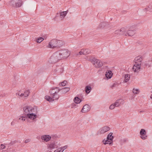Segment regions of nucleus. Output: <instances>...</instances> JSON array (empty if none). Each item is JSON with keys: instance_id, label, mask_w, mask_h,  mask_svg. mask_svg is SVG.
<instances>
[{"instance_id": "f8f14e48", "label": "nucleus", "mask_w": 152, "mask_h": 152, "mask_svg": "<svg viewBox=\"0 0 152 152\" xmlns=\"http://www.w3.org/2000/svg\"><path fill=\"white\" fill-rule=\"evenodd\" d=\"M125 29L124 28H121L120 29L116 30L115 33L117 34L124 35L125 36Z\"/></svg>"}, {"instance_id": "de8ad7c7", "label": "nucleus", "mask_w": 152, "mask_h": 152, "mask_svg": "<svg viewBox=\"0 0 152 152\" xmlns=\"http://www.w3.org/2000/svg\"><path fill=\"white\" fill-rule=\"evenodd\" d=\"M11 144H13V142H11Z\"/></svg>"}, {"instance_id": "4468645a", "label": "nucleus", "mask_w": 152, "mask_h": 152, "mask_svg": "<svg viewBox=\"0 0 152 152\" xmlns=\"http://www.w3.org/2000/svg\"><path fill=\"white\" fill-rule=\"evenodd\" d=\"M58 88V87H56L55 88H52L50 90L49 92L50 94V96H52L53 94L56 93H58L60 91V88Z\"/></svg>"}, {"instance_id": "f03ea898", "label": "nucleus", "mask_w": 152, "mask_h": 152, "mask_svg": "<svg viewBox=\"0 0 152 152\" xmlns=\"http://www.w3.org/2000/svg\"><path fill=\"white\" fill-rule=\"evenodd\" d=\"M64 44L63 42L61 40L53 39L49 42L48 47L53 48L56 47L59 48L61 47Z\"/></svg>"}, {"instance_id": "2f4dec72", "label": "nucleus", "mask_w": 152, "mask_h": 152, "mask_svg": "<svg viewBox=\"0 0 152 152\" xmlns=\"http://www.w3.org/2000/svg\"><path fill=\"white\" fill-rule=\"evenodd\" d=\"M83 51L84 54V55H86L87 54H89L91 53V50H90L88 49H83Z\"/></svg>"}, {"instance_id": "ea45409f", "label": "nucleus", "mask_w": 152, "mask_h": 152, "mask_svg": "<svg viewBox=\"0 0 152 152\" xmlns=\"http://www.w3.org/2000/svg\"><path fill=\"white\" fill-rule=\"evenodd\" d=\"M30 141V140L28 139H26L25 141V143H27L28 142H29Z\"/></svg>"}, {"instance_id": "0eeeda50", "label": "nucleus", "mask_w": 152, "mask_h": 152, "mask_svg": "<svg viewBox=\"0 0 152 152\" xmlns=\"http://www.w3.org/2000/svg\"><path fill=\"white\" fill-rule=\"evenodd\" d=\"M91 62L95 67L97 68L101 67L103 64V63L102 61L95 58H93L91 60Z\"/></svg>"}, {"instance_id": "7ed1b4c3", "label": "nucleus", "mask_w": 152, "mask_h": 152, "mask_svg": "<svg viewBox=\"0 0 152 152\" xmlns=\"http://www.w3.org/2000/svg\"><path fill=\"white\" fill-rule=\"evenodd\" d=\"M24 112L27 115L32 113H37V108L36 107H33L31 106L27 105L23 108Z\"/></svg>"}, {"instance_id": "c756f323", "label": "nucleus", "mask_w": 152, "mask_h": 152, "mask_svg": "<svg viewBox=\"0 0 152 152\" xmlns=\"http://www.w3.org/2000/svg\"><path fill=\"white\" fill-rule=\"evenodd\" d=\"M58 93H56L53 94L51 96L53 99H58L59 98V96L57 94Z\"/></svg>"}, {"instance_id": "a19ab883", "label": "nucleus", "mask_w": 152, "mask_h": 152, "mask_svg": "<svg viewBox=\"0 0 152 152\" xmlns=\"http://www.w3.org/2000/svg\"><path fill=\"white\" fill-rule=\"evenodd\" d=\"M126 10H123V11H122L121 12V14L123 15L124 14L126 13Z\"/></svg>"}, {"instance_id": "f257e3e1", "label": "nucleus", "mask_w": 152, "mask_h": 152, "mask_svg": "<svg viewBox=\"0 0 152 152\" xmlns=\"http://www.w3.org/2000/svg\"><path fill=\"white\" fill-rule=\"evenodd\" d=\"M142 60V57L140 56L136 57L134 59L135 64L134 65L133 67V70L134 72H139L140 69V65Z\"/></svg>"}, {"instance_id": "c03bdc74", "label": "nucleus", "mask_w": 152, "mask_h": 152, "mask_svg": "<svg viewBox=\"0 0 152 152\" xmlns=\"http://www.w3.org/2000/svg\"><path fill=\"white\" fill-rule=\"evenodd\" d=\"M21 117L22 118H21L22 120L23 121H25V117H24L22 116Z\"/></svg>"}, {"instance_id": "72a5a7b5", "label": "nucleus", "mask_w": 152, "mask_h": 152, "mask_svg": "<svg viewBox=\"0 0 152 152\" xmlns=\"http://www.w3.org/2000/svg\"><path fill=\"white\" fill-rule=\"evenodd\" d=\"M30 93V91L29 90L25 91L23 94H24V96L25 97H27L28 96Z\"/></svg>"}, {"instance_id": "cd10ccee", "label": "nucleus", "mask_w": 152, "mask_h": 152, "mask_svg": "<svg viewBox=\"0 0 152 152\" xmlns=\"http://www.w3.org/2000/svg\"><path fill=\"white\" fill-rule=\"evenodd\" d=\"M122 100V99H118L117 100L115 103L114 104L115 107H118L121 103V102H120V101Z\"/></svg>"}, {"instance_id": "dca6fc26", "label": "nucleus", "mask_w": 152, "mask_h": 152, "mask_svg": "<svg viewBox=\"0 0 152 152\" xmlns=\"http://www.w3.org/2000/svg\"><path fill=\"white\" fill-rule=\"evenodd\" d=\"M48 148H50L51 150L53 149L57 148L58 146L54 142L51 143L48 145Z\"/></svg>"}, {"instance_id": "6ab92c4d", "label": "nucleus", "mask_w": 152, "mask_h": 152, "mask_svg": "<svg viewBox=\"0 0 152 152\" xmlns=\"http://www.w3.org/2000/svg\"><path fill=\"white\" fill-rule=\"evenodd\" d=\"M91 90V86L89 85L87 86L85 88V92L86 94H88L90 93Z\"/></svg>"}, {"instance_id": "9b49d317", "label": "nucleus", "mask_w": 152, "mask_h": 152, "mask_svg": "<svg viewBox=\"0 0 152 152\" xmlns=\"http://www.w3.org/2000/svg\"><path fill=\"white\" fill-rule=\"evenodd\" d=\"M110 128L108 126H105L100 129L98 132L99 134H102L107 132L110 130Z\"/></svg>"}, {"instance_id": "1a4fd4ad", "label": "nucleus", "mask_w": 152, "mask_h": 152, "mask_svg": "<svg viewBox=\"0 0 152 152\" xmlns=\"http://www.w3.org/2000/svg\"><path fill=\"white\" fill-rule=\"evenodd\" d=\"M136 31L134 30L129 29L128 30L125 29V36H132L135 33Z\"/></svg>"}, {"instance_id": "6e6552de", "label": "nucleus", "mask_w": 152, "mask_h": 152, "mask_svg": "<svg viewBox=\"0 0 152 152\" xmlns=\"http://www.w3.org/2000/svg\"><path fill=\"white\" fill-rule=\"evenodd\" d=\"M56 136L53 135L51 137L49 135H44L41 136V139L44 141L47 142L49 141L51 139L56 138Z\"/></svg>"}, {"instance_id": "58836bf2", "label": "nucleus", "mask_w": 152, "mask_h": 152, "mask_svg": "<svg viewBox=\"0 0 152 152\" xmlns=\"http://www.w3.org/2000/svg\"><path fill=\"white\" fill-rule=\"evenodd\" d=\"M1 147L0 148V149H1V150H2L3 149H4L5 147V146L3 145V144H1Z\"/></svg>"}, {"instance_id": "09e8293b", "label": "nucleus", "mask_w": 152, "mask_h": 152, "mask_svg": "<svg viewBox=\"0 0 152 152\" xmlns=\"http://www.w3.org/2000/svg\"><path fill=\"white\" fill-rule=\"evenodd\" d=\"M142 111H140V113H142Z\"/></svg>"}, {"instance_id": "c9c22d12", "label": "nucleus", "mask_w": 152, "mask_h": 152, "mask_svg": "<svg viewBox=\"0 0 152 152\" xmlns=\"http://www.w3.org/2000/svg\"><path fill=\"white\" fill-rule=\"evenodd\" d=\"M133 92L134 94H137L139 92V90L138 89H135L134 88L133 89Z\"/></svg>"}, {"instance_id": "37998d69", "label": "nucleus", "mask_w": 152, "mask_h": 152, "mask_svg": "<svg viewBox=\"0 0 152 152\" xmlns=\"http://www.w3.org/2000/svg\"><path fill=\"white\" fill-rule=\"evenodd\" d=\"M17 94L19 96H24V94L23 93H22L21 94H20L19 93H18V94L17 93L16 95H17Z\"/></svg>"}, {"instance_id": "4c0bfd02", "label": "nucleus", "mask_w": 152, "mask_h": 152, "mask_svg": "<svg viewBox=\"0 0 152 152\" xmlns=\"http://www.w3.org/2000/svg\"><path fill=\"white\" fill-rule=\"evenodd\" d=\"M115 106L114 104H112L110 106L109 108L111 110L115 108Z\"/></svg>"}, {"instance_id": "79ce46f5", "label": "nucleus", "mask_w": 152, "mask_h": 152, "mask_svg": "<svg viewBox=\"0 0 152 152\" xmlns=\"http://www.w3.org/2000/svg\"><path fill=\"white\" fill-rule=\"evenodd\" d=\"M116 85L115 83H114L113 85L111 86V88H113L114 87H115Z\"/></svg>"}, {"instance_id": "8fccbe9b", "label": "nucleus", "mask_w": 152, "mask_h": 152, "mask_svg": "<svg viewBox=\"0 0 152 152\" xmlns=\"http://www.w3.org/2000/svg\"><path fill=\"white\" fill-rule=\"evenodd\" d=\"M19 119H21V118H19Z\"/></svg>"}, {"instance_id": "423d86ee", "label": "nucleus", "mask_w": 152, "mask_h": 152, "mask_svg": "<svg viewBox=\"0 0 152 152\" xmlns=\"http://www.w3.org/2000/svg\"><path fill=\"white\" fill-rule=\"evenodd\" d=\"M61 58H67L69 55V52L66 49L61 50H58Z\"/></svg>"}, {"instance_id": "f3484780", "label": "nucleus", "mask_w": 152, "mask_h": 152, "mask_svg": "<svg viewBox=\"0 0 152 152\" xmlns=\"http://www.w3.org/2000/svg\"><path fill=\"white\" fill-rule=\"evenodd\" d=\"M54 71L56 72H58L59 73H61L63 71V69L61 66H58L56 67Z\"/></svg>"}, {"instance_id": "a211bd4d", "label": "nucleus", "mask_w": 152, "mask_h": 152, "mask_svg": "<svg viewBox=\"0 0 152 152\" xmlns=\"http://www.w3.org/2000/svg\"><path fill=\"white\" fill-rule=\"evenodd\" d=\"M112 71H111L107 70L106 72L105 76L107 79H110L112 77Z\"/></svg>"}, {"instance_id": "a18cd8bd", "label": "nucleus", "mask_w": 152, "mask_h": 152, "mask_svg": "<svg viewBox=\"0 0 152 152\" xmlns=\"http://www.w3.org/2000/svg\"><path fill=\"white\" fill-rule=\"evenodd\" d=\"M15 124V122H14L13 121H12L11 123V125L12 126L14 125Z\"/></svg>"}, {"instance_id": "5701e85b", "label": "nucleus", "mask_w": 152, "mask_h": 152, "mask_svg": "<svg viewBox=\"0 0 152 152\" xmlns=\"http://www.w3.org/2000/svg\"><path fill=\"white\" fill-rule=\"evenodd\" d=\"M103 142L104 145H106V144H109L110 145L113 142H112V141L110 140H108V139L107 138L106 140H105V139H104L103 140Z\"/></svg>"}, {"instance_id": "f704fd0d", "label": "nucleus", "mask_w": 152, "mask_h": 152, "mask_svg": "<svg viewBox=\"0 0 152 152\" xmlns=\"http://www.w3.org/2000/svg\"><path fill=\"white\" fill-rule=\"evenodd\" d=\"M67 82L66 80H64L63 82H62L61 84H59L60 86H61V85L62 86H64L66 85Z\"/></svg>"}, {"instance_id": "20e7f679", "label": "nucleus", "mask_w": 152, "mask_h": 152, "mask_svg": "<svg viewBox=\"0 0 152 152\" xmlns=\"http://www.w3.org/2000/svg\"><path fill=\"white\" fill-rule=\"evenodd\" d=\"M62 59L59 51L53 54L50 57V60L52 63H55L59 60Z\"/></svg>"}, {"instance_id": "4be33fe9", "label": "nucleus", "mask_w": 152, "mask_h": 152, "mask_svg": "<svg viewBox=\"0 0 152 152\" xmlns=\"http://www.w3.org/2000/svg\"><path fill=\"white\" fill-rule=\"evenodd\" d=\"M60 91H61V92L63 93H66L68 92L70 90V88L68 87H64L62 89H60Z\"/></svg>"}, {"instance_id": "9d476101", "label": "nucleus", "mask_w": 152, "mask_h": 152, "mask_svg": "<svg viewBox=\"0 0 152 152\" xmlns=\"http://www.w3.org/2000/svg\"><path fill=\"white\" fill-rule=\"evenodd\" d=\"M140 134L141 135L140 137L143 140H145L147 138V135H146V132L144 129H141L140 131Z\"/></svg>"}, {"instance_id": "e433bc0d", "label": "nucleus", "mask_w": 152, "mask_h": 152, "mask_svg": "<svg viewBox=\"0 0 152 152\" xmlns=\"http://www.w3.org/2000/svg\"><path fill=\"white\" fill-rule=\"evenodd\" d=\"M83 51V49H82L79 52V53L77 54V55H84V54Z\"/></svg>"}, {"instance_id": "473e14b6", "label": "nucleus", "mask_w": 152, "mask_h": 152, "mask_svg": "<svg viewBox=\"0 0 152 152\" xmlns=\"http://www.w3.org/2000/svg\"><path fill=\"white\" fill-rule=\"evenodd\" d=\"M44 39L43 37H40L36 39V42L38 43H40L44 40Z\"/></svg>"}, {"instance_id": "ddd939ff", "label": "nucleus", "mask_w": 152, "mask_h": 152, "mask_svg": "<svg viewBox=\"0 0 152 152\" xmlns=\"http://www.w3.org/2000/svg\"><path fill=\"white\" fill-rule=\"evenodd\" d=\"M90 109V107L89 105L88 104H86L83 106L81 111L82 113H85L88 111Z\"/></svg>"}, {"instance_id": "a878e982", "label": "nucleus", "mask_w": 152, "mask_h": 152, "mask_svg": "<svg viewBox=\"0 0 152 152\" xmlns=\"http://www.w3.org/2000/svg\"><path fill=\"white\" fill-rule=\"evenodd\" d=\"M67 146L65 145L64 146L61 147V148H59L57 152H63L64 150L66 149L67 148Z\"/></svg>"}, {"instance_id": "393cba45", "label": "nucleus", "mask_w": 152, "mask_h": 152, "mask_svg": "<svg viewBox=\"0 0 152 152\" xmlns=\"http://www.w3.org/2000/svg\"><path fill=\"white\" fill-rule=\"evenodd\" d=\"M74 102L76 104L80 103L81 101L82 100L78 97H75L74 99Z\"/></svg>"}, {"instance_id": "bb28decb", "label": "nucleus", "mask_w": 152, "mask_h": 152, "mask_svg": "<svg viewBox=\"0 0 152 152\" xmlns=\"http://www.w3.org/2000/svg\"><path fill=\"white\" fill-rule=\"evenodd\" d=\"M113 133L110 132V133L107 135V138L108 140H111L112 142H113V139L114 137L112 136Z\"/></svg>"}, {"instance_id": "aec40b11", "label": "nucleus", "mask_w": 152, "mask_h": 152, "mask_svg": "<svg viewBox=\"0 0 152 152\" xmlns=\"http://www.w3.org/2000/svg\"><path fill=\"white\" fill-rule=\"evenodd\" d=\"M144 11L146 12L149 11L150 12H152V7L151 5H149L144 9Z\"/></svg>"}, {"instance_id": "412c9836", "label": "nucleus", "mask_w": 152, "mask_h": 152, "mask_svg": "<svg viewBox=\"0 0 152 152\" xmlns=\"http://www.w3.org/2000/svg\"><path fill=\"white\" fill-rule=\"evenodd\" d=\"M68 10L66 11L62 12L60 13V17L61 18L63 19L67 14Z\"/></svg>"}, {"instance_id": "49530a36", "label": "nucleus", "mask_w": 152, "mask_h": 152, "mask_svg": "<svg viewBox=\"0 0 152 152\" xmlns=\"http://www.w3.org/2000/svg\"><path fill=\"white\" fill-rule=\"evenodd\" d=\"M151 98L152 99V94L151 95Z\"/></svg>"}, {"instance_id": "39448f33", "label": "nucleus", "mask_w": 152, "mask_h": 152, "mask_svg": "<svg viewBox=\"0 0 152 152\" xmlns=\"http://www.w3.org/2000/svg\"><path fill=\"white\" fill-rule=\"evenodd\" d=\"M23 4L22 0H12L9 2V5L14 7L19 8Z\"/></svg>"}, {"instance_id": "2eb2a0df", "label": "nucleus", "mask_w": 152, "mask_h": 152, "mask_svg": "<svg viewBox=\"0 0 152 152\" xmlns=\"http://www.w3.org/2000/svg\"><path fill=\"white\" fill-rule=\"evenodd\" d=\"M34 113H32L27 114L26 117L31 120H33L34 119L37 117V116L36 114Z\"/></svg>"}, {"instance_id": "b1692460", "label": "nucleus", "mask_w": 152, "mask_h": 152, "mask_svg": "<svg viewBox=\"0 0 152 152\" xmlns=\"http://www.w3.org/2000/svg\"><path fill=\"white\" fill-rule=\"evenodd\" d=\"M107 24L105 22H102L99 25V28H104Z\"/></svg>"}, {"instance_id": "c85d7f7f", "label": "nucleus", "mask_w": 152, "mask_h": 152, "mask_svg": "<svg viewBox=\"0 0 152 152\" xmlns=\"http://www.w3.org/2000/svg\"><path fill=\"white\" fill-rule=\"evenodd\" d=\"M45 98L49 102L53 101L54 100V99H53L51 96H46L45 97Z\"/></svg>"}, {"instance_id": "7c9ffc66", "label": "nucleus", "mask_w": 152, "mask_h": 152, "mask_svg": "<svg viewBox=\"0 0 152 152\" xmlns=\"http://www.w3.org/2000/svg\"><path fill=\"white\" fill-rule=\"evenodd\" d=\"M130 77V75L128 74H126L125 76V79L124 80V82H127L129 79Z\"/></svg>"}]
</instances>
